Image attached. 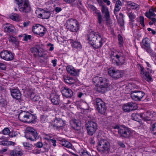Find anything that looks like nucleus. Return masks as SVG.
Returning a JSON list of instances; mask_svg holds the SVG:
<instances>
[{
	"label": "nucleus",
	"mask_w": 156,
	"mask_h": 156,
	"mask_svg": "<svg viewBox=\"0 0 156 156\" xmlns=\"http://www.w3.org/2000/svg\"><path fill=\"white\" fill-rule=\"evenodd\" d=\"M132 86V85L131 84H129L128 86L126 87V92L125 93H129L130 92V90H131L130 89H128V87H130L131 86Z\"/></svg>",
	"instance_id": "nucleus-51"
},
{
	"label": "nucleus",
	"mask_w": 156,
	"mask_h": 156,
	"mask_svg": "<svg viewBox=\"0 0 156 156\" xmlns=\"http://www.w3.org/2000/svg\"><path fill=\"white\" fill-rule=\"evenodd\" d=\"M62 9L61 7H56L54 11H55L56 12L58 13L60 12L62 10Z\"/></svg>",
	"instance_id": "nucleus-55"
},
{
	"label": "nucleus",
	"mask_w": 156,
	"mask_h": 156,
	"mask_svg": "<svg viewBox=\"0 0 156 156\" xmlns=\"http://www.w3.org/2000/svg\"><path fill=\"white\" fill-rule=\"evenodd\" d=\"M123 72L122 71L116 70L115 74L113 76V78H118L122 77L123 75Z\"/></svg>",
	"instance_id": "nucleus-38"
},
{
	"label": "nucleus",
	"mask_w": 156,
	"mask_h": 156,
	"mask_svg": "<svg viewBox=\"0 0 156 156\" xmlns=\"http://www.w3.org/2000/svg\"><path fill=\"white\" fill-rule=\"evenodd\" d=\"M116 70L113 67L109 68L108 70V74L112 77H113L115 74Z\"/></svg>",
	"instance_id": "nucleus-39"
},
{
	"label": "nucleus",
	"mask_w": 156,
	"mask_h": 156,
	"mask_svg": "<svg viewBox=\"0 0 156 156\" xmlns=\"http://www.w3.org/2000/svg\"><path fill=\"white\" fill-rule=\"evenodd\" d=\"M72 146L71 144L68 141H66L65 147L68 148H70Z\"/></svg>",
	"instance_id": "nucleus-54"
},
{
	"label": "nucleus",
	"mask_w": 156,
	"mask_h": 156,
	"mask_svg": "<svg viewBox=\"0 0 156 156\" xmlns=\"http://www.w3.org/2000/svg\"><path fill=\"white\" fill-rule=\"evenodd\" d=\"M26 130L28 132L25 135L27 139L32 141H34L38 139L39 136L37 131L33 128L28 126L27 127Z\"/></svg>",
	"instance_id": "nucleus-8"
},
{
	"label": "nucleus",
	"mask_w": 156,
	"mask_h": 156,
	"mask_svg": "<svg viewBox=\"0 0 156 156\" xmlns=\"http://www.w3.org/2000/svg\"><path fill=\"white\" fill-rule=\"evenodd\" d=\"M142 44L141 45L142 47L146 50L148 53L152 52V50L150 48V41L149 39L147 38H145L142 41Z\"/></svg>",
	"instance_id": "nucleus-19"
},
{
	"label": "nucleus",
	"mask_w": 156,
	"mask_h": 156,
	"mask_svg": "<svg viewBox=\"0 0 156 156\" xmlns=\"http://www.w3.org/2000/svg\"><path fill=\"white\" fill-rule=\"evenodd\" d=\"M57 60L56 59H55L54 60H52V63L53 64V66H55L57 64L56 62H57Z\"/></svg>",
	"instance_id": "nucleus-60"
},
{
	"label": "nucleus",
	"mask_w": 156,
	"mask_h": 156,
	"mask_svg": "<svg viewBox=\"0 0 156 156\" xmlns=\"http://www.w3.org/2000/svg\"><path fill=\"white\" fill-rule=\"evenodd\" d=\"M30 51L32 54L35 56L38 55L42 56L43 55L44 50L42 48H39L34 47L32 48Z\"/></svg>",
	"instance_id": "nucleus-20"
},
{
	"label": "nucleus",
	"mask_w": 156,
	"mask_h": 156,
	"mask_svg": "<svg viewBox=\"0 0 156 156\" xmlns=\"http://www.w3.org/2000/svg\"><path fill=\"white\" fill-rule=\"evenodd\" d=\"M9 41L10 42L16 45H17L18 44V41L17 40L16 38L14 37H11Z\"/></svg>",
	"instance_id": "nucleus-42"
},
{
	"label": "nucleus",
	"mask_w": 156,
	"mask_h": 156,
	"mask_svg": "<svg viewBox=\"0 0 156 156\" xmlns=\"http://www.w3.org/2000/svg\"><path fill=\"white\" fill-rule=\"evenodd\" d=\"M66 70L70 74L75 76L78 75L79 72L78 69H76L73 67L71 66H67Z\"/></svg>",
	"instance_id": "nucleus-23"
},
{
	"label": "nucleus",
	"mask_w": 156,
	"mask_h": 156,
	"mask_svg": "<svg viewBox=\"0 0 156 156\" xmlns=\"http://www.w3.org/2000/svg\"><path fill=\"white\" fill-rule=\"evenodd\" d=\"M151 55L152 60L154 62H156V54L154 53L152 51V52H151L150 53H149Z\"/></svg>",
	"instance_id": "nucleus-48"
},
{
	"label": "nucleus",
	"mask_w": 156,
	"mask_h": 156,
	"mask_svg": "<svg viewBox=\"0 0 156 156\" xmlns=\"http://www.w3.org/2000/svg\"><path fill=\"white\" fill-rule=\"evenodd\" d=\"M103 1L104 2L106 3L108 5H109L111 4V2L109 0H103Z\"/></svg>",
	"instance_id": "nucleus-64"
},
{
	"label": "nucleus",
	"mask_w": 156,
	"mask_h": 156,
	"mask_svg": "<svg viewBox=\"0 0 156 156\" xmlns=\"http://www.w3.org/2000/svg\"><path fill=\"white\" fill-rule=\"evenodd\" d=\"M31 36L30 35H27L26 34H24L23 37V40L25 41H27L29 40H30L31 38Z\"/></svg>",
	"instance_id": "nucleus-50"
},
{
	"label": "nucleus",
	"mask_w": 156,
	"mask_h": 156,
	"mask_svg": "<svg viewBox=\"0 0 156 156\" xmlns=\"http://www.w3.org/2000/svg\"><path fill=\"white\" fill-rule=\"evenodd\" d=\"M142 113H134L131 115L132 119L136 121L140 122L141 119H143Z\"/></svg>",
	"instance_id": "nucleus-30"
},
{
	"label": "nucleus",
	"mask_w": 156,
	"mask_h": 156,
	"mask_svg": "<svg viewBox=\"0 0 156 156\" xmlns=\"http://www.w3.org/2000/svg\"><path fill=\"white\" fill-rule=\"evenodd\" d=\"M36 146L38 147L41 148L43 146V144L41 142H38L37 143Z\"/></svg>",
	"instance_id": "nucleus-58"
},
{
	"label": "nucleus",
	"mask_w": 156,
	"mask_h": 156,
	"mask_svg": "<svg viewBox=\"0 0 156 156\" xmlns=\"http://www.w3.org/2000/svg\"><path fill=\"white\" fill-rule=\"evenodd\" d=\"M111 57L112 60V61L114 62V61L118 65H122L125 62L124 58L118 55L116 51H112Z\"/></svg>",
	"instance_id": "nucleus-14"
},
{
	"label": "nucleus",
	"mask_w": 156,
	"mask_h": 156,
	"mask_svg": "<svg viewBox=\"0 0 156 156\" xmlns=\"http://www.w3.org/2000/svg\"><path fill=\"white\" fill-rule=\"evenodd\" d=\"M118 41L119 45L120 47H122L123 46V44L124 43L123 41L122 36L120 35L119 34L118 36Z\"/></svg>",
	"instance_id": "nucleus-41"
},
{
	"label": "nucleus",
	"mask_w": 156,
	"mask_h": 156,
	"mask_svg": "<svg viewBox=\"0 0 156 156\" xmlns=\"http://www.w3.org/2000/svg\"><path fill=\"white\" fill-rule=\"evenodd\" d=\"M18 2L19 10L20 12H28L31 10L29 2L27 0H16Z\"/></svg>",
	"instance_id": "nucleus-6"
},
{
	"label": "nucleus",
	"mask_w": 156,
	"mask_h": 156,
	"mask_svg": "<svg viewBox=\"0 0 156 156\" xmlns=\"http://www.w3.org/2000/svg\"><path fill=\"white\" fill-rule=\"evenodd\" d=\"M46 31L45 27L38 24L35 25L32 27L33 32L40 37L43 36L46 33Z\"/></svg>",
	"instance_id": "nucleus-10"
},
{
	"label": "nucleus",
	"mask_w": 156,
	"mask_h": 156,
	"mask_svg": "<svg viewBox=\"0 0 156 156\" xmlns=\"http://www.w3.org/2000/svg\"><path fill=\"white\" fill-rule=\"evenodd\" d=\"M110 148V144L108 141L106 140H101L98 143V149L100 151L108 152Z\"/></svg>",
	"instance_id": "nucleus-9"
},
{
	"label": "nucleus",
	"mask_w": 156,
	"mask_h": 156,
	"mask_svg": "<svg viewBox=\"0 0 156 156\" xmlns=\"http://www.w3.org/2000/svg\"><path fill=\"white\" fill-rule=\"evenodd\" d=\"M10 154L11 156H22L23 154V151L21 149L17 148L12 151Z\"/></svg>",
	"instance_id": "nucleus-29"
},
{
	"label": "nucleus",
	"mask_w": 156,
	"mask_h": 156,
	"mask_svg": "<svg viewBox=\"0 0 156 156\" xmlns=\"http://www.w3.org/2000/svg\"><path fill=\"white\" fill-rule=\"evenodd\" d=\"M122 6V3L119 0H118L116 1L114 9V12H115L119 11Z\"/></svg>",
	"instance_id": "nucleus-37"
},
{
	"label": "nucleus",
	"mask_w": 156,
	"mask_h": 156,
	"mask_svg": "<svg viewBox=\"0 0 156 156\" xmlns=\"http://www.w3.org/2000/svg\"><path fill=\"white\" fill-rule=\"evenodd\" d=\"M139 22L141 25L143 27L145 26L144 24V18L142 16H140L139 18Z\"/></svg>",
	"instance_id": "nucleus-44"
},
{
	"label": "nucleus",
	"mask_w": 156,
	"mask_h": 156,
	"mask_svg": "<svg viewBox=\"0 0 156 156\" xmlns=\"http://www.w3.org/2000/svg\"><path fill=\"white\" fill-rule=\"evenodd\" d=\"M54 123L53 124V126L57 127V128L63 127L65 126L66 124L65 121L59 118H56L54 120Z\"/></svg>",
	"instance_id": "nucleus-22"
},
{
	"label": "nucleus",
	"mask_w": 156,
	"mask_h": 156,
	"mask_svg": "<svg viewBox=\"0 0 156 156\" xmlns=\"http://www.w3.org/2000/svg\"><path fill=\"white\" fill-rule=\"evenodd\" d=\"M30 24L29 22H24L23 23V25L24 27H27Z\"/></svg>",
	"instance_id": "nucleus-59"
},
{
	"label": "nucleus",
	"mask_w": 156,
	"mask_h": 156,
	"mask_svg": "<svg viewBox=\"0 0 156 156\" xmlns=\"http://www.w3.org/2000/svg\"><path fill=\"white\" fill-rule=\"evenodd\" d=\"M69 41H70L71 46L73 48H76L78 50L81 49L82 46L80 42L71 40H69Z\"/></svg>",
	"instance_id": "nucleus-31"
},
{
	"label": "nucleus",
	"mask_w": 156,
	"mask_h": 156,
	"mask_svg": "<svg viewBox=\"0 0 156 156\" xmlns=\"http://www.w3.org/2000/svg\"><path fill=\"white\" fill-rule=\"evenodd\" d=\"M128 15L129 18V25L131 27H133L134 26H136V24H133V22L134 21V19L136 17V16L134 13L130 12L128 13Z\"/></svg>",
	"instance_id": "nucleus-27"
},
{
	"label": "nucleus",
	"mask_w": 156,
	"mask_h": 156,
	"mask_svg": "<svg viewBox=\"0 0 156 156\" xmlns=\"http://www.w3.org/2000/svg\"><path fill=\"white\" fill-rule=\"evenodd\" d=\"M151 130L152 133L156 134V123L152 125L151 128Z\"/></svg>",
	"instance_id": "nucleus-43"
},
{
	"label": "nucleus",
	"mask_w": 156,
	"mask_h": 156,
	"mask_svg": "<svg viewBox=\"0 0 156 156\" xmlns=\"http://www.w3.org/2000/svg\"><path fill=\"white\" fill-rule=\"evenodd\" d=\"M145 63L147 66L146 69L147 70L148 72H145L144 71V68L142 66H140V71L141 76L142 78H144L148 82L152 81L153 79L149 74V73H154V71L151 69V66L148 62H146Z\"/></svg>",
	"instance_id": "nucleus-3"
},
{
	"label": "nucleus",
	"mask_w": 156,
	"mask_h": 156,
	"mask_svg": "<svg viewBox=\"0 0 156 156\" xmlns=\"http://www.w3.org/2000/svg\"><path fill=\"white\" fill-rule=\"evenodd\" d=\"M52 102L55 105H57L59 103V96L56 93H52L51 96Z\"/></svg>",
	"instance_id": "nucleus-28"
},
{
	"label": "nucleus",
	"mask_w": 156,
	"mask_h": 156,
	"mask_svg": "<svg viewBox=\"0 0 156 156\" xmlns=\"http://www.w3.org/2000/svg\"><path fill=\"white\" fill-rule=\"evenodd\" d=\"M6 67V64L4 62H0V69L2 70H5Z\"/></svg>",
	"instance_id": "nucleus-49"
},
{
	"label": "nucleus",
	"mask_w": 156,
	"mask_h": 156,
	"mask_svg": "<svg viewBox=\"0 0 156 156\" xmlns=\"http://www.w3.org/2000/svg\"><path fill=\"white\" fill-rule=\"evenodd\" d=\"M88 43L94 48L101 47L105 42V39L97 32L92 31L87 34Z\"/></svg>",
	"instance_id": "nucleus-1"
},
{
	"label": "nucleus",
	"mask_w": 156,
	"mask_h": 156,
	"mask_svg": "<svg viewBox=\"0 0 156 156\" xmlns=\"http://www.w3.org/2000/svg\"><path fill=\"white\" fill-rule=\"evenodd\" d=\"M137 107V105L136 104L132 102H129L123 105L122 108L124 111L128 112L136 109Z\"/></svg>",
	"instance_id": "nucleus-17"
},
{
	"label": "nucleus",
	"mask_w": 156,
	"mask_h": 156,
	"mask_svg": "<svg viewBox=\"0 0 156 156\" xmlns=\"http://www.w3.org/2000/svg\"><path fill=\"white\" fill-rule=\"evenodd\" d=\"M72 126L74 129H77V128L80 126V123L79 120L73 119L70 122Z\"/></svg>",
	"instance_id": "nucleus-33"
},
{
	"label": "nucleus",
	"mask_w": 156,
	"mask_h": 156,
	"mask_svg": "<svg viewBox=\"0 0 156 156\" xmlns=\"http://www.w3.org/2000/svg\"><path fill=\"white\" fill-rule=\"evenodd\" d=\"M35 13L38 18L43 19H48L51 15L49 11L41 8L37 9Z\"/></svg>",
	"instance_id": "nucleus-13"
},
{
	"label": "nucleus",
	"mask_w": 156,
	"mask_h": 156,
	"mask_svg": "<svg viewBox=\"0 0 156 156\" xmlns=\"http://www.w3.org/2000/svg\"><path fill=\"white\" fill-rule=\"evenodd\" d=\"M15 144V143L12 141H1V139H0V145L14 146Z\"/></svg>",
	"instance_id": "nucleus-36"
},
{
	"label": "nucleus",
	"mask_w": 156,
	"mask_h": 156,
	"mask_svg": "<svg viewBox=\"0 0 156 156\" xmlns=\"http://www.w3.org/2000/svg\"><path fill=\"white\" fill-rule=\"evenodd\" d=\"M2 133L4 135H8L10 133V131L8 128H5L3 130Z\"/></svg>",
	"instance_id": "nucleus-47"
},
{
	"label": "nucleus",
	"mask_w": 156,
	"mask_h": 156,
	"mask_svg": "<svg viewBox=\"0 0 156 156\" xmlns=\"http://www.w3.org/2000/svg\"><path fill=\"white\" fill-rule=\"evenodd\" d=\"M1 58L7 61H11L13 59V55L12 52L7 50L2 51L0 53Z\"/></svg>",
	"instance_id": "nucleus-15"
},
{
	"label": "nucleus",
	"mask_w": 156,
	"mask_h": 156,
	"mask_svg": "<svg viewBox=\"0 0 156 156\" xmlns=\"http://www.w3.org/2000/svg\"><path fill=\"white\" fill-rule=\"evenodd\" d=\"M48 47H50V48H49V50L50 51H52L54 49L53 46L52 44H51L50 43L48 44Z\"/></svg>",
	"instance_id": "nucleus-57"
},
{
	"label": "nucleus",
	"mask_w": 156,
	"mask_h": 156,
	"mask_svg": "<svg viewBox=\"0 0 156 156\" xmlns=\"http://www.w3.org/2000/svg\"><path fill=\"white\" fill-rule=\"evenodd\" d=\"M9 18L13 21L18 22L21 21L22 19L21 17L18 14L12 13L9 14Z\"/></svg>",
	"instance_id": "nucleus-21"
},
{
	"label": "nucleus",
	"mask_w": 156,
	"mask_h": 156,
	"mask_svg": "<svg viewBox=\"0 0 156 156\" xmlns=\"http://www.w3.org/2000/svg\"><path fill=\"white\" fill-rule=\"evenodd\" d=\"M66 25L68 30L73 32H77L79 28V25L77 21L72 19L68 20Z\"/></svg>",
	"instance_id": "nucleus-7"
},
{
	"label": "nucleus",
	"mask_w": 156,
	"mask_h": 156,
	"mask_svg": "<svg viewBox=\"0 0 156 156\" xmlns=\"http://www.w3.org/2000/svg\"><path fill=\"white\" fill-rule=\"evenodd\" d=\"M118 144L119 146L122 148H124L125 147V144L122 142H119Z\"/></svg>",
	"instance_id": "nucleus-63"
},
{
	"label": "nucleus",
	"mask_w": 156,
	"mask_h": 156,
	"mask_svg": "<svg viewBox=\"0 0 156 156\" xmlns=\"http://www.w3.org/2000/svg\"><path fill=\"white\" fill-rule=\"evenodd\" d=\"M75 0H64V1L66 2L69 3H72L75 1Z\"/></svg>",
	"instance_id": "nucleus-62"
},
{
	"label": "nucleus",
	"mask_w": 156,
	"mask_h": 156,
	"mask_svg": "<svg viewBox=\"0 0 156 156\" xmlns=\"http://www.w3.org/2000/svg\"><path fill=\"white\" fill-rule=\"evenodd\" d=\"M12 97L16 99L20 98L21 94L20 91L17 89H12L11 90Z\"/></svg>",
	"instance_id": "nucleus-26"
},
{
	"label": "nucleus",
	"mask_w": 156,
	"mask_h": 156,
	"mask_svg": "<svg viewBox=\"0 0 156 156\" xmlns=\"http://www.w3.org/2000/svg\"><path fill=\"white\" fill-rule=\"evenodd\" d=\"M63 96L66 97H70L72 96L73 92L70 89L66 87H64L61 90Z\"/></svg>",
	"instance_id": "nucleus-25"
},
{
	"label": "nucleus",
	"mask_w": 156,
	"mask_h": 156,
	"mask_svg": "<svg viewBox=\"0 0 156 156\" xmlns=\"http://www.w3.org/2000/svg\"><path fill=\"white\" fill-rule=\"evenodd\" d=\"M80 154L81 156H91L87 151H81L80 152Z\"/></svg>",
	"instance_id": "nucleus-45"
},
{
	"label": "nucleus",
	"mask_w": 156,
	"mask_h": 156,
	"mask_svg": "<svg viewBox=\"0 0 156 156\" xmlns=\"http://www.w3.org/2000/svg\"><path fill=\"white\" fill-rule=\"evenodd\" d=\"M147 30L149 31L150 32V33H151L153 34H155L156 33V31L154 30H152L150 28H148Z\"/></svg>",
	"instance_id": "nucleus-56"
},
{
	"label": "nucleus",
	"mask_w": 156,
	"mask_h": 156,
	"mask_svg": "<svg viewBox=\"0 0 156 156\" xmlns=\"http://www.w3.org/2000/svg\"><path fill=\"white\" fill-rule=\"evenodd\" d=\"M91 9L93 10L97 14L98 22L99 23H101L102 22V17L100 11L97 10L96 8L95 7L93 6H92Z\"/></svg>",
	"instance_id": "nucleus-32"
},
{
	"label": "nucleus",
	"mask_w": 156,
	"mask_h": 156,
	"mask_svg": "<svg viewBox=\"0 0 156 156\" xmlns=\"http://www.w3.org/2000/svg\"><path fill=\"white\" fill-rule=\"evenodd\" d=\"M126 2L128 6H129L133 9L137 10L139 9V6L138 4L133 2L130 1H126Z\"/></svg>",
	"instance_id": "nucleus-34"
},
{
	"label": "nucleus",
	"mask_w": 156,
	"mask_h": 156,
	"mask_svg": "<svg viewBox=\"0 0 156 156\" xmlns=\"http://www.w3.org/2000/svg\"><path fill=\"white\" fill-rule=\"evenodd\" d=\"M18 118L23 122L30 123L35 120L36 117L28 111H23L20 113Z\"/></svg>",
	"instance_id": "nucleus-5"
},
{
	"label": "nucleus",
	"mask_w": 156,
	"mask_h": 156,
	"mask_svg": "<svg viewBox=\"0 0 156 156\" xmlns=\"http://www.w3.org/2000/svg\"><path fill=\"white\" fill-rule=\"evenodd\" d=\"M144 94V93L141 91H134L131 93V96L132 99L135 101H140Z\"/></svg>",
	"instance_id": "nucleus-18"
},
{
	"label": "nucleus",
	"mask_w": 156,
	"mask_h": 156,
	"mask_svg": "<svg viewBox=\"0 0 156 156\" xmlns=\"http://www.w3.org/2000/svg\"><path fill=\"white\" fill-rule=\"evenodd\" d=\"M50 142L51 143L53 144V145L55 147L56 146V140L55 139H51L50 140Z\"/></svg>",
	"instance_id": "nucleus-53"
},
{
	"label": "nucleus",
	"mask_w": 156,
	"mask_h": 156,
	"mask_svg": "<svg viewBox=\"0 0 156 156\" xmlns=\"http://www.w3.org/2000/svg\"><path fill=\"white\" fill-rule=\"evenodd\" d=\"M93 81L95 85L98 86L97 90L100 92H104L108 86L106 79L97 76L93 78Z\"/></svg>",
	"instance_id": "nucleus-2"
},
{
	"label": "nucleus",
	"mask_w": 156,
	"mask_h": 156,
	"mask_svg": "<svg viewBox=\"0 0 156 156\" xmlns=\"http://www.w3.org/2000/svg\"><path fill=\"white\" fill-rule=\"evenodd\" d=\"M65 82L68 83L72 84L74 83L73 79L68 76H66L64 77Z\"/></svg>",
	"instance_id": "nucleus-40"
},
{
	"label": "nucleus",
	"mask_w": 156,
	"mask_h": 156,
	"mask_svg": "<svg viewBox=\"0 0 156 156\" xmlns=\"http://www.w3.org/2000/svg\"><path fill=\"white\" fill-rule=\"evenodd\" d=\"M142 115L143 120L149 121L156 116V113L153 111H148L142 113Z\"/></svg>",
	"instance_id": "nucleus-16"
},
{
	"label": "nucleus",
	"mask_w": 156,
	"mask_h": 156,
	"mask_svg": "<svg viewBox=\"0 0 156 156\" xmlns=\"http://www.w3.org/2000/svg\"><path fill=\"white\" fill-rule=\"evenodd\" d=\"M119 16L120 17V22H122L123 21V15L122 14V13H120L119 14Z\"/></svg>",
	"instance_id": "nucleus-61"
},
{
	"label": "nucleus",
	"mask_w": 156,
	"mask_h": 156,
	"mask_svg": "<svg viewBox=\"0 0 156 156\" xmlns=\"http://www.w3.org/2000/svg\"><path fill=\"white\" fill-rule=\"evenodd\" d=\"M114 128L118 129L119 133L122 136L125 138L132 137L135 133L134 131L131 130L130 129L123 126L119 127L116 126Z\"/></svg>",
	"instance_id": "nucleus-4"
},
{
	"label": "nucleus",
	"mask_w": 156,
	"mask_h": 156,
	"mask_svg": "<svg viewBox=\"0 0 156 156\" xmlns=\"http://www.w3.org/2000/svg\"><path fill=\"white\" fill-rule=\"evenodd\" d=\"M3 28L5 31L8 32H13L16 30L15 27L10 23L4 24L3 26Z\"/></svg>",
	"instance_id": "nucleus-24"
},
{
	"label": "nucleus",
	"mask_w": 156,
	"mask_h": 156,
	"mask_svg": "<svg viewBox=\"0 0 156 156\" xmlns=\"http://www.w3.org/2000/svg\"><path fill=\"white\" fill-rule=\"evenodd\" d=\"M40 97L38 95L35 96L33 98L32 100L34 101H38L40 100Z\"/></svg>",
	"instance_id": "nucleus-52"
},
{
	"label": "nucleus",
	"mask_w": 156,
	"mask_h": 156,
	"mask_svg": "<svg viewBox=\"0 0 156 156\" xmlns=\"http://www.w3.org/2000/svg\"><path fill=\"white\" fill-rule=\"evenodd\" d=\"M101 11L103 13L105 14V16L106 20H108L109 16V14L108 8L105 6H102Z\"/></svg>",
	"instance_id": "nucleus-35"
},
{
	"label": "nucleus",
	"mask_w": 156,
	"mask_h": 156,
	"mask_svg": "<svg viewBox=\"0 0 156 156\" xmlns=\"http://www.w3.org/2000/svg\"><path fill=\"white\" fill-rule=\"evenodd\" d=\"M94 103L98 112L101 114H104L106 110L104 102L100 98H97L94 100Z\"/></svg>",
	"instance_id": "nucleus-11"
},
{
	"label": "nucleus",
	"mask_w": 156,
	"mask_h": 156,
	"mask_svg": "<svg viewBox=\"0 0 156 156\" xmlns=\"http://www.w3.org/2000/svg\"><path fill=\"white\" fill-rule=\"evenodd\" d=\"M86 127L88 134L91 136L95 133L97 129V124L91 121H88L87 122Z\"/></svg>",
	"instance_id": "nucleus-12"
},
{
	"label": "nucleus",
	"mask_w": 156,
	"mask_h": 156,
	"mask_svg": "<svg viewBox=\"0 0 156 156\" xmlns=\"http://www.w3.org/2000/svg\"><path fill=\"white\" fill-rule=\"evenodd\" d=\"M23 145L26 148H29L30 149L32 147V145L27 143V142H24L23 143Z\"/></svg>",
	"instance_id": "nucleus-46"
}]
</instances>
